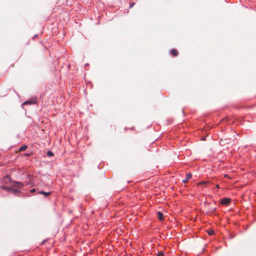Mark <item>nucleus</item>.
<instances>
[{
    "label": "nucleus",
    "mask_w": 256,
    "mask_h": 256,
    "mask_svg": "<svg viewBox=\"0 0 256 256\" xmlns=\"http://www.w3.org/2000/svg\"><path fill=\"white\" fill-rule=\"evenodd\" d=\"M38 100V98L36 96H34L32 98H30V100L25 101L23 104H36Z\"/></svg>",
    "instance_id": "nucleus-1"
},
{
    "label": "nucleus",
    "mask_w": 256,
    "mask_h": 256,
    "mask_svg": "<svg viewBox=\"0 0 256 256\" xmlns=\"http://www.w3.org/2000/svg\"><path fill=\"white\" fill-rule=\"evenodd\" d=\"M12 186H13V188H15L20 190L24 186V184L21 182L13 181Z\"/></svg>",
    "instance_id": "nucleus-2"
},
{
    "label": "nucleus",
    "mask_w": 256,
    "mask_h": 256,
    "mask_svg": "<svg viewBox=\"0 0 256 256\" xmlns=\"http://www.w3.org/2000/svg\"><path fill=\"white\" fill-rule=\"evenodd\" d=\"M12 182V178L8 175L5 176L2 180V182L4 184H8L9 182Z\"/></svg>",
    "instance_id": "nucleus-3"
},
{
    "label": "nucleus",
    "mask_w": 256,
    "mask_h": 256,
    "mask_svg": "<svg viewBox=\"0 0 256 256\" xmlns=\"http://www.w3.org/2000/svg\"><path fill=\"white\" fill-rule=\"evenodd\" d=\"M230 202V198H225L222 200L221 204L223 205H228Z\"/></svg>",
    "instance_id": "nucleus-4"
},
{
    "label": "nucleus",
    "mask_w": 256,
    "mask_h": 256,
    "mask_svg": "<svg viewBox=\"0 0 256 256\" xmlns=\"http://www.w3.org/2000/svg\"><path fill=\"white\" fill-rule=\"evenodd\" d=\"M0 188L2 190L8 191V192H10V190H12V186H0Z\"/></svg>",
    "instance_id": "nucleus-5"
},
{
    "label": "nucleus",
    "mask_w": 256,
    "mask_h": 256,
    "mask_svg": "<svg viewBox=\"0 0 256 256\" xmlns=\"http://www.w3.org/2000/svg\"><path fill=\"white\" fill-rule=\"evenodd\" d=\"M192 176V174L190 173H188L186 174V178L182 180L184 183H186Z\"/></svg>",
    "instance_id": "nucleus-6"
},
{
    "label": "nucleus",
    "mask_w": 256,
    "mask_h": 256,
    "mask_svg": "<svg viewBox=\"0 0 256 256\" xmlns=\"http://www.w3.org/2000/svg\"><path fill=\"white\" fill-rule=\"evenodd\" d=\"M157 214H158V218L162 221L164 220V214H163L160 212H157Z\"/></svg>",
    "instance_id": "nucleus-7"
},
{
    "label": "nucleus",
    "mask_w": 256,
    "mask_h": 256,
    "mask_svg": "<svg viewBox=\"0 0 256 256\" xmlns=\"http://www.w3.org/2000/svg\"><path fill=\"white\" fill-rule=\"evenodd\" d=\"M39 194H43L45 197H47L50 196L51 194V192H46L44 191H40L38 192Z\"/></svg>",
    "instance_id": "nucleus-8"
},
{
    "label": "nucleus",
    "mask_w": 256,
    "mask_h": 256,
    "mask_svg": "<svg viewBox=\"0 0 256 256\" xmlns=\"http://www.w3.org/2000/svg\"><path fill=\"white\" fill-rule=\"evenodd\" d=\"M10 192H12L14 194H19L21 192L19 189L13 188V186H12V190H10Z\"/></svg>",
    "instance_id": "nucleus-9"
},
{
    "label": "nucleus",
    "mask_w": 256,
    "mask_h": 256,
    "mask_svg": "<svg viewBox=\"0 0 256 256\" xmlns=\"http://www.w3.org/2000/svg\"><path fill=\"white\" fill-rule=\"evenodd\" d=\"M27 148L28 146L26 144H24L20 148L19 150L20 152H23Z\"/></svg>",
    "instance_id": "nucleus-10"
},
{
    "label": "nucleus",
    "mask_w": 256,
    "mask_h": 256,
    "mask_svg": "<svg viewBox=\"0 0 256 256\" xmlns=\"http://www.w3.org/2000/svg\"><path fill=\"white\" fill-rule=\"evenodd\" d=\"M170 52H171L172 54L174 56H178V52L176 49H172L171 50Z\"/></svg>",
    "instance_id": "nucleus-11"
},
{
    "label": "nucleus",
    "mask_w": 256,
    "mask_h": 256,
    "mask_svg": "<svg viewBox=\"0 0 256 256\" xmlns=\"http://www.w3.org/2000/svg\"><path fill=\"white\" fill-rule=\"evenodd\" d=\"M46 154L49 157H52V156H54V154L53 152H52V151L50 150H48L47 152V153H46Z\"/></svg>",
    "instance_id": "nucleus-12"
},
{
    "label": "nucleus",
    "mask_w": 256,
    "mask_h": 256,
    "mask_svg": "<svg viewBox=\"0 0 256 256\" xmlns=\"http://www.w3.org/2000/svg\"><path fill=\"white\" fill-rule=\"evenodd\" d=\"M164 252H160L158 253L157 256H164Z\"/></svg>",
    "instance_id": "nucleus-13"
},
{
    "label": "nucleus",
    "mask_w": 256,
    "mask_h": 256,
    "mask_svg": "<svg viewBox=\"0 0 256 256\" xmlns=\"http://www.w3.org/2000/svg\"><path fill=\"white\" fill-rule=\"evenodd\" d=\"M36 191V190L35 188H32L30 190L31 193H34Z\"/></svg>",
    "instance_id": "nucleus-14"
},
{
    "label": "nucleus",
    "mask_w": 256,
    "mask_h": 256,
    "mask_svg": "<svg viewBox=\"0 0 256 256\" xmlns=\"http://www.w3.org/2000/svg\"><path fill=\"white\" fill-rule=\"evenodd\" d=\"M208 234L209 235H212L214 234V232L213 231H210V232H208Z\"/></svg>",
    "instance_id": "nucleus-15"
},
{
    "label": "nucleus",
    "mask_w": 256,
    "mask_h": 256,
    "mask_svg": "<svg viewBox=\"0 0 256 256\" xmlns=\"http://www.w3.org/2000/svg\"><path fill=\"white\" fill-rule=\"evenodd\" d=\"M201 140H206V138L205 137L202 138Z\"/></svg>",
    "instance_id": "nucleus-16"
},
{
    "label": "nucleus",
    "mask_w": 256,
    "mask_h": 256,
    "mask_svg": "<svg viewBox=\"0 0 256 256\" xmlns=\"http://www.w3.org/2000/svg\"><path fill=\"white\" fill-rule=\"evenodd\" d=\"M134 5V3H132V4L130 5V8H132Z\"/></svg>",
    "instance_id": "nucleus-17"
},
{
    "label": "nucleus",
    "mask_w": 256,
    "mask_h": 256,
    "mask_svg": "<svg viewBox=\"0 0 256 256\" xmlns=\"http://www.w3.org/2000/svg\"><path fill=\"white\" fill-rule=\"evenodd\" d=\"M216 187L218 188H220V186L218 184H216Z\"/></svg>",
    "instance_id": "nucleus-18"
},
{
    "label": "nucleus",
    "mask_w": 256,
    "mask_h": 256,
    "mask_svg": "<svg viewBox=\"0 0 256 256\" xmlns=\"http://www.w3.org/2000/svg\"><path fill=\"white\" fill-rule=\"evenodd\" d=\"M46 240H44L42 241V244H44L46 242Z\"/></svg>",
    "instance_id": "nucleus-19"
},
{
    "label": "nucleus",
    "mask_w": 256,
    "mask_h": 256,
    "mask_svg": "<svg viewBox=\"0 0 256 256\" xmlns=\"http://www.w3.org/2000/svg\"><path fill=\"white\" fill-rule=\"evenodd\" d=\"M224 177H225V178H228V174H225V175H224Z\"/></svg>",
    "instance_id": "nucleus-20"
},
{
    "label": "nucleus",
    "mask_w": 256,
    "mask_h": 256,
    "mask_svg": "<svg viewBox=\"0 0 256 256\" xmlns=\"http://www.w3.org/2000/svg\"><path fill=\"white\" fill-rule=\"evenodd\" d=\"M216 208H214L213 210V212H214Z\"/></svg>",
    "instance_id": "nucleus-21"
}]
</instances>
